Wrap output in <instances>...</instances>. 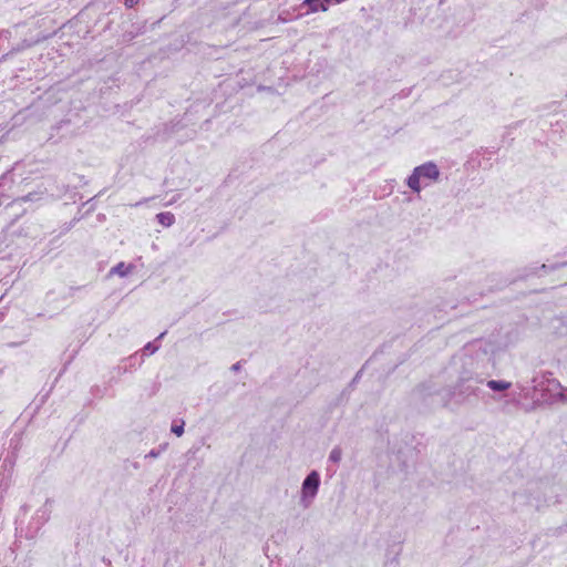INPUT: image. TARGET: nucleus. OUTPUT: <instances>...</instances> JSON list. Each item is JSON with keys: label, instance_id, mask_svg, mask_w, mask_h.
I'll return each mask as SVG.
<instances>
[{"label": "nucleus", "instance_id": "obj_1", "mask_svg": "<svg viewBox=\"0 0 567 567\" xmlns=\"http://www.w3.org/2000/svg\"><path fill=\"white\" fill-rule=\"evenodd\" d=\"M440 174V169L434 162H426L414 167L412 174L406 178V185L414 193H420L422 188L437 182Z\"/></svg>", "mask_w": 567, "mask_h": 567}, {"label": "nucleus", "instance_id": "obj_2", "mask_svg": "<svg viewBox=\"0 0 567 567\" xmlns=\"http://www.w3.org/2000/svg\"><path fill=\"white\" fill-rule=\"evenodd\" d=\"M320 474L317 471H311L302 481L299 505L303 509L312 506L320 487Z\"/></svg>", "mask_w": 567, "mask_h": 567}, {"label": "nucleus", "instance_id": "obj_3", "mask_svg": "<svg viewBox=\"0 0 567 567\" xmlns=\"http://www.w3.org/2000/svg\"><path fill=\"white\" fill-rule=\"evenodd\" d=\"M533 388L535 391H558L560 401L567 402V388L561 386L557 380L551 379L546 374L534 377Z\"/></svg>", "mask_w": 567, "mask_h": 567}, {"label": "nucleus", "instance_id": "obj_4", "mask_svg": "<svg viewBox=\"0 0 567 567\" xmlns=\"http://www.w3.org/2000/svg\"><path fill=\"white\" fill-rule=\"evenodd\" d=\"M482 383V380L477 378H473L472 375L464 374L460 378L456 386H455V395H460L462 398H468L471 395H476L478 391V384Z\"/></svg>", "mask_w": 567, "mask_h": 567}, {"label": "nucleus", "instance_id": "obj_5", "mask_svg": "<svg viewBox=\"0 0 567 567\" xmlns=\"http://www.w3.org/2000/svg\"><path fill=\"white\" fill-rule=\"evenodd\" d=\"M302 6L307 7V13H313L318 11H327L330 3L329 0H305Z\"/></svg>", "mask_w": 567, "mask_h": 567}, {"label": "nucleus", "instance_id": "obj_6", "mask_svg": "<svg viewBox=\"0 0 567 567\" xmlns=\"http://www.w3.org/2000/svg\"><path fill=\"white\" fill-rule=\"evenodd\" d=\"M51 502L49 499L45 501L44 505L37 512V518L41 524H44L49 520L51 514Z\"/></svg>", "mask_w": 567, "mask_h": 567}, {"label": "nucleus", "instance_id": "obj_7", "mask_svg": "<svg viewBox=\"0 0 567 567\" xmlns=\"http://www.w3.org/2000/svg\"><path fill=\"white\" fill-rule=\"evenodd\" d=\"M156 219L164 227H171L175 223V216L171 212L157 214Z\"/></svg>", "mask_w": 567, "mask_h": 567}, {"label": "nucleus", "instance_id": "obj_8", "mask_svg": "<svg viewBox=\"0 0 567 567\" xmlns=\"http://www.w3.org/2000/svg\"><path fill=\"white\" fill-rule=\"evenodd\" d=\"M133 266L132 265H125L124 262H118L116 266H114L111 270H110V275H117L120 277H125L130 274V271L132 270Z\"/></svg>", "mask_w": 567, "mask_h": 567}, {"label": "nucleus", "instance_id": "obj_9", "mask_svg": "<svg viewBox=\"0 0 567 567\" xmlns=\"http://www.w3.org/2000/svg\"><path fill=\"white\" fill-rule=\"evenodd\" d=\"M487 386L493 391H505L511 388V383L504 380H491Z\"/></svg>", "mask_w": 567, "mask_h": 567}, {"label": "nucleus", "instance_id": "obj_10", "mask_svg": "<svg viewBox=\"0 0 567 567\" xmlns=\"http://www.w3.org/2000/svg\"><path fill=\"white\" fill-rule=\"evenodd\" d=\"M342 458V450L340 446H334L330 454H329V461L332 463L338 464Z\"/></svg>", "mask_w": 567, "mask_h": 567}, {"label": "nucleus", "instance_id": "obj_11", "mask_svg": "<svg viewBox=\"0 0 567 567\" xmlns=\"http://www.w3.org/2000/svg\"><path fill=\"white\" fill-rule=\"evenodd\" d=\"M184 425H185V422L181 421V424H173L172 427H171V431L175 435L182 436L184 434Z\"/></svg>", "mask_w": 567, "mask_h": 567}, {"label": "nucleus", "instance_id": "obj_12", "mask_svg": "<svg viewBox=\"0 0 567 567\" xmlns=\"http://www.w3.org/2000/svg\"><path fill=\"white\" fill-rule=\"evenodd\" d=\"M157 350H158V347H157V346H155L153 342H148V343L144 347V349H143V351H144V353H145V354H153V353H155Z\"/></svg>", "mask_w": 567, "mask_h": 567}, {"label": "nucleus", "instance_id": "obj_13", "mask_svg": "<svg viewBox=\"0 0 567 567\" xmlns=\"http://www.w3.org/2000/svg\"><path fill=\"white\" fill-rule=\"evenodd\" d=\"M159 455V452L158 451H155V450H152L147 455L146 457H157Z\"/></svg>", "mask_w": 567, "mask_h": 567}, {"label": "nucleus", "instance_id": "obj_14", "mask_svg": "<svg viewBox=\"0 0 567 567\" xmlns=\"http://www.w3.org/2000/svg\"><path fill=\"white\" fill-rule=\"evenodd\" d=\"M138 0H125V4L128 8H132Z\"/></svg>", "mask_w": 567, "mask_h": 567}, {"label": "nucleus", "instance_id": "obj_15", "mask_svg": "<svg viewBox=\"0 0 567 567\" xmlns=\"http://www.w3.org/2000/svg\"><path fill=\"white\" fill-rule=\"evenodd\" d=\"M231 370H233V371H239V370H240V363H239V362H237V363L233 364V365H231Z\"/></svg>", "mask_w": 567, "mask_h": 567}, {"label": "nucleus", "instance_id": "obj_16", "mask_svg": "<svg viewBox=\"0 0 567 567\" xmlns=\"http://www.w3.org/2000/svg\"><path fill=\"white\" fill-rule=\"evenodd\" d=\"M386 567H396V561L393 560V561L386 564Z\"/></svg>", "mask_w": 567, "mask_h": 567}, {"label": "nucleus", "instance_id": "obj_17", "mask_svg": "<svg viewBox=\"0 0 567 567\" xmlns=\"http://www.w3.org/2000/svg\"><path fill=\"white\" fill-rule=\"evenodd\" d=\"M148 200V198H144L143 200L138 202L135 204V206H140L142 205L143 203H146Z\"/></svg>", "mask_w": 567, "mask_h": 567}, {"label": "nucleus", "instance_id": "obj_18", "mask_svg": "<svg viewBox=\"0 0 567 567\" xmlns=\"http://www.w3.org/2000/svg\"><path fill=\"white\" fill-rule=\"evenodd\" d=\"M23 202L31 200V195L21 198Z\"/></svg>", "mask_w": 567, "mask_h": 567}, {"label": "nucleus", "instance_id": "obj_19", "mask_svg": "<svg viewBox=\"0 0 567 567\" xmlns=\"http://www.w3.org/2000/svg\"><path fill=\"white\" fill-rule=\"evenodd\" d=\"M164 336H165V332H162V333L158 336V339H162Z\"/></svg>", "mask_w": 567, "mask_h": 567}]
</instances>
